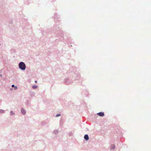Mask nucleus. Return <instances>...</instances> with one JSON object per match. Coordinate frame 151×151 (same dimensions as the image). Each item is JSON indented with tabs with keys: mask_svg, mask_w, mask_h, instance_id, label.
I'll return each mask as SVG.
<instances>
[{
	"mask_svg": "<svg viewBox=\"0 0 151 151\" xmlns=\"http://www.w3.org/2000/svg\"><path fill=\"white\" fill-rule=\"evenodd\" d=\"M35 83H37V81H35Z\"/></svg>",
	"mask_w": 151,
	"mask_h": 151,
	"instance_id": "nucleus-12",
	"label": "nucleus"
},
{
	"mask_svg": "<svg viewBox=\"0 0 151 151\" xmlns=\"http://www.w3.org/2000/svg\"><path fill=\"white\" fill-rule=\"evenodd\" d=\"M4 111L2 109L0 110V113H4Z\"/></svg>",
	"mask_w": 151,
	"mask_h": 151,
	"instance_id": "nucleus-7",
	"label": "nucleus"
},
{
	"mask_svg": "<svg viewBox=\"0 0 151 151\" xmlns=\"http://www.w3.org/2000/svg\"><path fill=\"white\" fill-rule=\"evenodd\" d=\"M19 68L22 70H24L26 68V66L24 63L21 62L19 64Z\"/></svg>",
	"mask_w": 151,
	"mask_h": 151,
	"instance_id": "nucleus-1",
	"label": "nucleus"
},
{
	"mask_svg": "<svg viewBox=\"0 0 151 151\" xmlns=\"http://www.w3.org/2000/svg\"><path fill=\"white\" fill-rule=\"evenodd\" d=\"M10 114L11 115H13L14 114L13 113L12 111H11Z\"/></svg>",
	"mask_w": 151,
	"mask_h": 151,
	"instance_id": "nucleus-8",
	"label": "nucleus"
},
{
	"mask_svg": "<svg viewBox=\"0 0 151 151\" xmlns=\"http://www.w3.org/2000/svg\"><path fill=\"white\" fill-rule=\"evenodd\" d=\"M115 146L114 145H112L111 146V149H114L115 148Z\"/></svg>",
	"mask_w": 151,
	"mask_h": 151,
	"instance_id": "nucleus-6",
	"label": "nucleus"
},
{
	"mask_svg": "<svg viewBox=\"0 0 151 151\" xmlns=\"http://www.w3.org/2000/svg\"><path fill=\"white\" fill-rule=\"evenodd\" d=\"M37 87L38 86L37 85H34L32 86V88L34 89L36 88H37Z\"/></svg>",
	"mask_w": 151,
	"mask_h": 151,
	"instance_id": "nucleus-5",
	"label": "nucleus"
},
{
	"mask_svg": "<svg viewBox=\"0 0 151 151\" xmlns=\"http://www.w3.org/2000/svg\"><path fill=\"white\" fill-rule=\"evenodd\" d=\"M17 88V87L16 86V87H15L14 89H16Z\"/></svg>",
	"mask_w": 151,
	"mask_h": 151,
	"instance_id": "nucleus-11",
	"label": "nucleus"
},
{
	"mask_svg": "<svg viewBox=\"0 0 151 151\" xmlns=\"http://www.w3.org/2000/svg\"><path fill=\"white\" fill-rule=\"evenodd\" d=\"M60 115V114H58L56 116L57 117V116H59Z\"/></svg>",
	"mask_w": 151,
	"mask_h": 151,
	"instance_id": "nucleus-9",
	"label": "nucleus"
},
{
	"mask_svg": "<svg viewBox=\"0 0 151 151\" xmlns=\"http://www.w3.org/2000/svg\"><path fill=\"white\" fill-rule=\"evenodd\" d=\"M21 112H22V113L24 115V114H25L26 111H25V110L24 109H21Z\"/></svg>",
	"mask_w": 151,
	"mask_h": 151,
	"instance_id": "nucleus-4",
	"label": "nucleus"
},
{
	"mask_svg": "<svg viewBox=\"0 0 151 151\" xmlns=\"http://www.w3.org/2000/svg\"><path fill=\"white\" fill-rule=\"evenodd\" d=\"M99 116H104V113L103 112H100L97 114Z\"/></svg>",
	"mask_w": 151,
	"mask_h": 151,
	"instance_id": "nucleus-2",
	"label": "nucleus"
},
{
	"mask_svg": "<svg viewBox=\"0 0 151 151\" xmlns=\"http://www.w3.org/2000/svg\"><path fill=\"white\" fill-rule=\"evenodd\" d=\"M12 87H14V85H12Z\"/></svg>",
	"mask_w": 151,
	"mask_h": 151,
	"instance_id": "nucleus-10",
	"label": "nucleus"
},
{
	"mask_svg": "<svg viewBox=\"0 0 151 151\" xmlns=\"http://www.w3.org/2000/svg\"><path fill=\"white\" fill-rule=\"evenodd\" d=\"M84 138L86 140H87L89 139L88 136L87 134H85L84 136Z\"/></svg>",
	"mask_w": 151,
	"mask_h": 151,
	"instance_id": "nucleus-3",
	"label": "nucleus"
}]
</instances>
